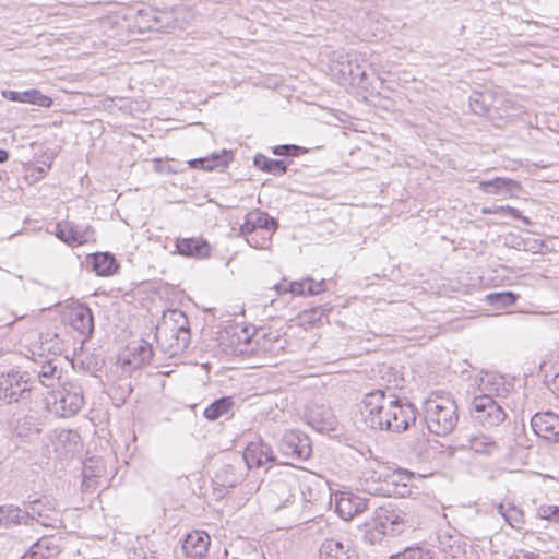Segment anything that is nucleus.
<instances>
[{
	"label": "nucleus",
	"instance_id": "6e6552de",
	"mask_svg": "<svg viewBox=\"0 0 559 559\" xmlns=\"http://www.w3.org/2000/svg\"><path fill=\"white\" fill-rule=\"evenodd\" d=\"M23 506H26L31 525L37 523L45 527L56 528L62 523L60 511L56 508L55 502L47 497L23 502Z\"/></svg>",
	"mask_w": 559,
	"mask_h": 559
},
{
	"label": "nucleus",
	"instance_id": "2f4dec72",
	"mask_svg": "<svg viewBox=\"0 0 559 559\" xmlns=\"http://www.w3.org/2000/svg\"><path fill=\"white\" fill-rule=\"evenodd\" d=\"M350 60L353 61L352 69L349 72V83L356 84L358 86L366 87L368 85V66L364 60L360 63V58L357 55H350Z\"/></svg>",
	"mask_w": 559,
	"mask_h": 559
},
{
	"label": "nucleus",
	"instance_id": "dca6fc26",
	"mask_svg": "<svg viewBox=\"0 0 559 559\" xmlns=\"http://www.w3.org/2000/svg\"><path fill=\"white\" fill-rule=\"evenodd\" d=\"M243 460L249 468L262 467L274 462L275 456L272 448L263 441L250 442L243 452Z\"/></svg>",
	"mask_w": 559,
	"mask_h": 559
},
{
	"label": "nucleus",
	"instance_id": "6e6d98bb",
	"mask_svg": "<svg viewBox=\"0 0 559 559\" xmlns=\"http://www.w3.org/2000/svg\"><path fill=\"white\" fill-rule=\"evenodd\" d=\"M129 559H158L154 552L147 551L144 548L134 549Z\"/></svg>",
	"mask_w": 559,
	"mask_h": 559
},
{
	"label": "nucleus",
	"instance_id": "412c9836",
	"mask_svg": "<svg viewBox=\"0 0 559 559\" xmlns=\"http://www.w3.org/2000/svg\"><path fill=\"white\" fill-rule=\"evenodd\" d=\"M382 467H386V465L372 462L361 472L360 485L365 491L378 496H382V492L385 491L383 489V476L379 474Z\"/></svg>",
	"mask_w": 559,
	"mask_h": 559
},
{
	"label": "nucleus",
	"instance_id": "a18cd8bd",
	"mask_svg": "<svg viewBox=\"0 0 559 559\" xmlns=\"http://www.w3.org/2000/svg\"><path fill=\"white\" fill-rule=\"evenodd\" d=\"M330 310H331V307L329 305H322V306L313 307L310 310L305 311L300 316V320L302 321V323L313 324L317 321L321 320V318L323 316L329 313Z\"/></svg>",
	"mask_w": 559,
	"mask_h": 559
},
{
	"label": "nucleus",
	"instance_id": "c85d7f7f",
	"mask_svg": "<svg viewBox=\"0 0 559 559\" xmlns=\"http://www.w3.org/2000/svg\"><path fill=\"white\" fill-rule=\"evenodd\" d=\"M478 389L481 394H489L492 396H504L508 392V389L504 386L503 377L486 372L479 378Z\"/></svg>",
	"mask_w": 559,
	"mask_h": 559
},
{
	"label": "nucleus",
	"instance_id": "cd10ccee",
	"mask_svg": "<svg viewBox=\"0 0 559 559\" xmlns=\"http://www.w3.org/2000/svg\"><path fill=\"white\" fill-rule=\"evenodd\" d=\"M230 160V152L223 150L221 153H213L206 157L194 158L189 160L188 163L191 168L213 170L217 167H226Z\"/></svg>",
	"mask_w": 559,
	"mask_h": 559
},
{
	"label": "nucleus",
	"instance_id": "4468645a",
	"mask_svg": "<svg viewBox=\"0 0 559 559\" xmlns=\"http://www.w3.org/2000/svg\"><path fill=\"white\" fill-rule=\"evenodd\" d=\"M275 288L278 294L289 292L296 296H314L325 292L326 284L324 280L316 282L311 277H306L300 281L277 284Z\"/></svg>",
	"mask_w": 559,
	"mask_h": 559
},
{
	"label": "nucleus",
	"instance_id": "5fc2aeb1",
	"mask_svg": "<svg viewBox=\"0 0 559 559\" xmlns=\"http://www.w3.org/2000/svg\"><path fill=\"white\" fill-rule=\"evenodd\" d=\"M154 168L157 173H162V174L177 173V170L170 164L164 163L162 159L154 160Z\"/></svg>",
	"mask_w": 559,
	"mask_h": 559
},
{
	"label": "nucleus",
	"instance_id": "aec40b11",
	"mask_svg": "<svg viewBox=\"0 0 559 559\" xmlns=\"http://www.w3.org/2000/svg\"><path fill=\"white\" fill-rule=\"evenodd\" d=\"M269 487L270 491L276 497L278 501L277 508H282L285 507L286 503L290 501V498L295 496V492L298 489V483L294 476L287 475L271 481ZM299 491L302 493L304 498L307 499L305 491L300 488Z\"/></svg>",
	"mask_w": 559,
	"mask_h": 559
},
{
	"label": "nucleus",
	"instance_id": "a19ab883",
	"mask_svg": "<svg viewBox=\"0 0 559 559\" xmlns=\"http://www.w3.org/2000/svg\"><path fill=\"white\" fill-rule=\"evenodd\" d=\"M519 295H516L513 292H500V293H492L487 296V300L490 305L497 306V307H508L518 300Z\"/></svg>",
	"mask_w": 559,
	"mask_h": 559
},
{
	"label": "nucleus",
	"instance_id": "f03ea898",
	"mask_svg": "<svg viewBox=\"0 0 559 559\" xmlns=\"http://www.w3.org/2000/svg\"><path fill=\"white\" fill-rule=\"evenodd\" d=\"M423 409L427 428L433 435L447 436L459 423L457 404L448 392H432L425 400Z\"/></svg>",
	"mask_w": 559,
	"mask_h": 559
},
{
	"label": "nucleus",
	"instance_id": "9b49d317",
	"mask_svg": "<svg viewBox=\"0 0 559 559\" xmlns=\"http://www.w3.org/2000/svg\"><path fill=\"white\" fill-rule=\"evenodd\" d=\"M531 427L538 438L549 443H559L558 414L551 411L536 413L531 418Z\"/></svg>",
	"mask_w": 559,
	"mask_h": 559
},
{
	"label": "nucleus",
	"instance_id": "0eeeda50",
	"mask_svg": "<svg viewBox=\"0 0 559 559\" xmlns=\"http://www.w3.org/2000/svg\"><path fill=\"white\" fill-rule=\"evenodd\" d=\"M469 412L473 421L485 429L497 427L507 418L503 407L489 394L475 396Z\"/></svg>",
	"mask_w": 559,
	"mask_h": 559
},
{
	"label": "nucleus",
	"instance_id": "6ab92c4d",
	"mask_svg": "<svg viewBox=\"0 0 559 559\" xmlns=\"http://www.w3.org/2000/svg\"><path fill=\"white\" fill-rule=\"evenodd\" d=\"M127 353L124 364L130 366L131 369H138L150 364L154 355L152 345L144 340L130 343L127 346Z\"/></svg>",
	"mask_w": 559,
	"mask_h": 559
},
{
	"label": "nucleus",
	"instance_id": "58836bf2",
	"mask_svg": "<svg viewBox=\"0 0 559 559\" xmlns=\"http://www.w3.org/2000/svg\"><path fill=\"white\" fill-rule=\"evenodd\" d=\"M249 213L258 230L274 233L277 229L278 224L276 219L270 216L267 213L259 210Z\"/></svg>",
	"mask_w": 559,
	"mask_h": 559
},
{
	"label": "nucleus",
	"instance_id": "393cba45",
	"mask_svg": "<svg viewBox=\"0 0 559 559\" xmlns=\"http://www.w3.org/2000/svg\"><path fill=\"white\" fill-rule=\"evenodd\" d=\"M2 96L11 102L34 104L46 108L50 107L52 104V99L50 97L35 88L24 92L4 90L2 91Z\"/></svg>",
	"mask_w": 559,
	"mask_h": 559
},
{
	"label": "nucleus",
	"instance_id": "e2e57ef3",
	"mask_svg": "<svg viewBox=\"0 0 559 559\" xmlns=\"http://www.w3.org/2000/svg\"><path fill=\"white\" fill-rule=\"evenodd\" d=\"M309 495H310V497L307 499V500H308V502H312V501H316V500H317V498H316V497H313V495H312V492H311L310 490H309Z\"/></svg>",
	"mask_w": 559,
	"mask_h": 559
},
{
	"label": "nucleus",
	"instance_id": "bb28decb",
	"mask_svg": "<svg viewBox=\"0 0 559 559\" xmlns=\"http://www.w3.org/2000/svg\"><path fill=\"white\" fill-rule=\"evenodd\" d=\"M61 374L62 369L50 360L43 364L39 369H34L32 372L36 383L38 382L46 388H55L56 381L60 382Z\"/></svg>",
	"mask_w": 559,
	"mask_h": 559
},
{
	"label": "nucleus",
	"instance_id": "4d7b16f0",
	"mask_svg": "<svg viewBox=\"0 0 559 559\" xmlns=\"http://www.w3.org/2000/svg\"><path fill=\"white\" fill-rule=\"evenodd\" d=\"M50 169V164H43L41 166L35 167L32 170V176H34L36 179H39L44 177L48 170Z\"/></svg>",
	"mask_w": 559,
	"mask_h": 559
},
{
	"label": "nucleus",
	"instance_id": "7ed1b4c3",
	"mask_svg": "<svg viewBox=\"0 0 559 559\" xmlns=\"http://www.w3.org/2000/svg\"><path fill=\"white\" fill-rule=\"evenodd\" d=\"M190 336L189 320L179 309L166 311L156 326L157 342L170 356L183 353L190 344Z\"/></svg>",
	"mask_w": 559,
	"mask_h": 559
},
{
	"label": "nucleus",
	"instance_id": "b1692460",
	"mask_svg": "<svg viewBox=\"0 0 559 559\" xmlns=\"http://www.w3.org/2000/svg\"><path fill=\"white\" fill-rule=\"evenodd\" d=\"M155 24H153V32L170 33L176 28L182 27V22L179 15L182 9L176 8L170 11L155 9Z\"/></svg>",
	"mask_w": 559,
	"mask_h": 559
},
{
	"label": "nucleus",
	"instance_id": "e433bc0d",
	"mask_svg": "<svg viewBox=\"0 0 559 559\" xmlns=\"http://www.w3.org/2000/svg\"><path fill=\"white\" fill-rule=\"evenodd\" d=\"M155 9L145 8L138 11L134 17L133 27L139 33L153 32V24H155Z\"/></svg>",
	"mask_w": 559,
	"mask_h": 559
},
{
	"label": "nucleus",
	"instance_id": "f3484780",
	"mask_svg": "<svg viewBox=\"0 0 559 559\" xmlns=\"http://www.w3.org/2000/svg\"><path fill=\"white\" fill-rule=\"evenodd\" d=\"M479 189L484 193L501 195L504 199L518 197L521 185L509 178L496 177L492 180L479 182Z\"/></svg>",
	"mask_w": 559,
	"mask_h": 559
},
{
	"label": "nucleus",
	"instance_id": "052dcab7",
	"mask_svg": "<svg viewBox=\"0 0 559 559\" xmlns=\"http://www.w3.org/2000/svg\"><path fill=\"white\" fill-rule=\"evenodd\" d=\"M9 158V153L4 150H0V164L7 162Z\"/></svg>",
	"mask_w": 559,
	"mask_h": 559
},
{
	"label": "nucleus",
	"instance_id": "c9c22d12",
	"mask_svg": "<svg viewBox=\"0 0 559 559\" xmlns=\"http://www.w3.org/2000/svg\"><path fill=\"white\" fill-rule=\"evenodd\" d=\"M492 96L490 92H473L469 96V107L478 116H484L489 111Z\"/></svg>",
	"mask_w": 559,
	"mask_h": 559
},
{
	"label": "nucleus",
	"instance_id": "bf43d9fd",
	"mask_svg": "<svg viewBox=\"0 0 559 559\" xmlns=\"http://www.w3.org/2000/svg\"><path fill=\"white\" fill-rule=\"evenodd\" d=\"M28 423L25 421L22 426H19L16 428V433L20 438H28V441H31L32 437L31 436H27V435H24L23 430L25 428V425H27Z\"/></svg>",
	"mask_w": 559,
	"mask_h": 559
},
{
	"label": "nucleus",
	"instance_id": "4be33fe9",
	"mask_svg": "<svg viewBox=\"0 0 559 559\" xmlns=\"http://www.w3.org/2000/svg\"><path fill=\"white\" fill-rule=\"evenodd\" d=\"M210 545V536L201 531H195L187 535L182 544L183 554L191 559H202Z\"/></svg>",
	"mask_w": 559,
	"mask_h": 559
},
{
	"label": "nucleus",
	"instance_id": "473e14b6",
	"mask_svg": "<svg viewBox=\"0 0 559 559\" xmlns=\"http://www.w3.org/2000/svg\"><path fill=\"white\" fill-rule=\"evenodd\" d=\"M468 447L472 451L486 455H490L497 452L499 449L497 442L490 436L486 435H476L469 437Z\"/></svg>",
	"mask_w": 559,
	"mask_h": 559
},
{
	"label": "nucleus",
	"instance_id": "5701e85b",
	"mask_svg": "<svg viewBox=\"0 0 559 559\" xmlns=\"http://www.w3.org/2000/svg\"><path fill=\"white\" fill-rule=\"evenodd\" d=\"M320 559H358V555L349 545L336 538H326L320 547Z\"/></svg>",
	"mask_w": 559,
	"mask_h": 559
},
{
	"label": "nucleus",
	"instance_id": "20e7f679",
	"mask_svg": "<svg viewBox=\"0 0 559 559\" xmlns=\"http://www.w3.org/2000/svg\"><path fill=\"white\" fill-rule=\"evenodd\" d=\"M84 404V391L78 381L60 382L58 390L46 397L47 411L61 418L76 415Z\"/></svg>",
	"mask_w": 559,
	"mask_h": 559
},
{
	"label": "nucleus",
	"instance_id": "79ce46f5",
	"mask_svg": "<svg viewBox=\"0 0 559 559\" xmlns=\"http://www.w3.org/2000/svg\"><path fill=\"white\" fill-rule=\"evenodd\" d=\"M73 236V246H81L94 241L95 233L90 225L81 226L74 224Z\"/></svg>",
	"mask_w": 559,
	"mask_h": 559
},
{
	"label": "nucleus",
	"instance_id": "49530a36",
	"mask_svg": "<svg viewBox=\"0 0 559 559\" xmlns=\"http://www.w3.org/2000/svg\"><path fill=\"white\" fill-rule=\"evenodd\" d=\"M383 515H380L381 518V524L385 528L388 523L392 526V531H399L395 526H399L403 523V518L397 514L394 510H388L382 508Z\"/></svg>",
	"mask_w": 559,
	"mask_h": 559
},
{
	"label": "nucleus",
	"instance_id": "8fccbe9b",
	"mask_svg": "<svg viewBox=\"0 0 559 559\" xmlns=\"http://www.w3.org/2000/svg\"><path fill=\"white\" fill-rule=\"evenodd\" d=\"M273 154L278 156H297L301 151L300 146L297 145H277L273 147Z\"/></svg>",
	"mask_w": 559,
	"mask_h": 559
},
{
	"label": "nucleus",
	"instance_id": "72a5a7b5",
	"mask_svg": "<svg viewBox=\"0 0 559 559\" xmlns=\"http://www.w3.org/2000/svg\"><path fill=\"white\" fill-rule=\"evenodd\" d=\"M253 164L257 168L275 175H284L287 170V165L280 159H271L262 154H258L254 156Z\"/></svg>",
	"mask_w": 559,
	"mask_h": 559
},
{
	"label": "nucleus",
	"instance_id": "680f3d73",
	"mask_svg": "<svg viewBox=\"0 0 559 559\" xmlns=\"http://www.w3.org/2000/svg\"><path fill=\"white\" fill-rule=\"evenodd\" d=\"M483 213L485 214H498V211L497 209L496 210H491V209H483Z\"/></svg>",
	"mask_w": 559,
	"mask_h": 559
},
{
	"label": "nucleus",
	"instance_id": "c03bdc74",
	"mask_svg": "<svg viewBox=\"0 0 559 559\" xmlns=\"http://www.w3.org/2000/svg\"><path fill=\"white\" fill-rule=\"evenodd\" d=\"M73 226L74 224L69 221L59 222L56 225L55 235L58 239L69 246H73Z\"/></svg>",
	"mask_w": 559,
	"mask_h": 559
},
{
	"label": "nucleus",
	"instance_id": "f704fd0d",
	"mask_svg": "<svg viewBox=\"0 0 559 559\" xmlns=\"http://www.w3.org/2000/svg\"><path fill=\"white\" fill-rule=\"evenodd\" d=\"M234 405L231 397L224 396L211 403L203 412V415L209 420H216L223 415L227 414Z\"/></svg>",
	"mask_w": 559,
	"mask_h": 559
},
{
	"label": "nucleus",
	"instance_id": "2eb2a0df",
	"mask_svg": "<svg viewBox=\"0 0 559 559\" xmlns=\"http://www.w3.org/2000/svg\"><path fill=\"white\" fill-rule=\"evenodd\" d=\"M66 320L83 336H90L94 330L93 313L87 306L78 305L69 309L66 313Z\"/></svg>",
	"mask_w": 559,
	"mask_h": 559
},
{
	"label": "nucleus",
	"instance_id": "9d476101",
	"mask_svg": "<svg viewBox=\"0 0 559 559\" xmlns=\"http://www.w3.org/2000/svg\"><path fill=\"white\" fill-rule=\"evenodd\" d=\"M278 449L285 457L298 461H305L311 454V445L308 436L296 430L284 433L280 441Z\"/></svg>",
	"mask_w": 559,
	"mask_h": 559
},
{
	"label": "nucleus",
	"instance_id": "ea45409f",
	"mask_svg": "<svg viewBox=\"0 0 559 559\" xmlns=\"http://www.w3.org/2000/svg\"><path fill=\"white\" fill-rule=\"evenodd\" d=\"M389 559H433V554L430 549L425 547L412 546L401 552L392 555Z\"/></svg>",
	"mask_w": 559,
	"mask_h": 559
},
{
	"label": "nucleus",
	"instance_id": "7c9ffc66",
	"mask_svg": "<svg viewBox=\"0 0 559 559\" xmlns=\"http://www.w3.org/2000/svg\"><path fill=\"white\" fill-rule=\"evenodd\" d=\"M93 270L99 276H110L118 270V263L110 252H97L92 254Z\"/></svg>",
	"mask_w": 559,
	"mask_h": 559
},
{
	"label": "nucleus",
	"instance_id": "3c124183",
	"mask_svg": "<svg viewBox=\"0 0 559 559\" xmlns=\"http://www.w3.org/2000/svg\"><path fill=\"white\" fill-rule=\"evenodd\" d=\"M246 240L250 247L255 248V249H266L271 242L270 237L269 238H266V237L260 238L258 235V231L254 235L247 237Z\"/></svg>",
	"mask_w": 559,
	"mask_h": 559
},
{
	"label": "nucleus",
	"instance_id": "09e8293b",
	"mask_svg": "<svg viewBox=\"0 0 559 559\" xmlns=\"http://www.w3.org/2000/svg\"><path fill=\"white\" fill-rule=\"evenodd\" d=\"M497 211L500 214L509 215V216H511V217H513L515 219H520L525 225H528V226L532 225V221L528 217L522 215L521 212L519 210L514 209V207H511V206H508V205L507 206H499V207H497Z\"/></svg>",
	"mask_w": 559,
	"mask_h": 559
},
{
	"label": "nucleus",
	"instance_id": "c756f323",
	"mask_svg": "<svg viewBox=\"0 0 559 559\" xmlns=\"http://www.w3.org/2000/svg\"><path fill=\"white\" fill-rule=\"evenodd\" d=\"M1 508L4 520V528H9L15 525L31 526V520L28 519L26 506L20 508L14 504H4L1 506Z\"/></svg>",
	"mask_w": 559,
	"mask_h": 559
},
{
	"label": "nucleus",
	"instance_id": "13d9d810",
	"mask_svg": "<svg viewBox=\"0 0 559 559\" xmlns=\"http://www.w3.org/2000/svg\"><path fill=\"white\" fill-rule=\"evenodd\" d=\"M83 476H84L85 479H87V478H91V477H96V476H98V474L91 466H85L84 469H83Z\"/></svg>",
	"mask_w": 559,
	"mask_h": 559
},
{
	"label": "nucleus",
	"instance_id": "0e129e2a",
	"mask_svg": "<svg viewBox=\"0 0 559 559\" xmlns=\"http://www.w3.org/2000/svg\"><path fill=\"white\" fill-rule=\"evenodd\" d=\"M40 428H35L33 435L39 436L40 435Z\"/></svg>",
	"mask_w": 559,
	"mask_h": 559
},
{
	"label": "nucleus",
	"instance_id": "864d4df0",
	"mask_svg": "<svg viewBox=\"0 0 559 559\" xmlns=\"http://www.w3.org/2000/svg\"><path fill=\"white\" fill-rule=\"evenodd\" d=\"M508 559H539V555L533 551L520 549L510 554Z\"/></svg>",
	"mask_w": 559,
	"mask_h": 559
},
{
	"label": "nucleus",
	"instance_id": "4c0bfd02",
	"mask_svg": "<svg viewBox=\"0 0 559 559\" xmlns=\"http://www.w3.org/2000/svg\"><path fill=\"white\" fill-rule=\"evenodd\" d=\"M498 511L511 527L515 530L522 528V525L524 524V513L520 508L515 506L504 508V506L500 503L498 506Z\"/></svg>",
	"mask_w": 559,
	"mask_h": 559
},
{
	"label": "nucleus",
	"instance_id": "37998d69",
	"mask_svg": "<svg viewBox=\"0 0 559 559\" xmlns=\"http://www.w3.org/2000/svg\"><path fill=\"white\" fill-rule=\"evenodd\" d=\"M353 61L350 60V55H340L338 60L333 62V66L331 67L332 71L336 72V74L340 76V79L344 81L349 82V72L348 70L352 69Z\"/></svg>",
	"mask_w": 559,
	"mask_h": 559
},
{
	"label": "nucleus",
	"instance_id": "39448f33",
	"mask_svg": "<svg viewBox=\"0 0 559 559\" xmlns=\"http://www.w3.org/2000/svg\"><path fill=\"white\" fill-rule=\"evenodd\" d=\"M234 336L237 337L234 352L241 355L275 356L284 348L283 341L274 332L261 330L251 335L249 328H241L239 333L234 332Z\"/></svg>",
	"mask_w": 559,
	"mask_h": 559
},
{
	"label": "nucleus",
	"instance_id": "ddd939ff",
	"mask_svg": "<svg viewBox=\"0 0 559 559\" xmlns=\"http://www.w3.org/2000/svg\"><path fill=\"white\" fill-rule=\"evenodd\" d=\"M176 251L183 257L194 259H207L211 255V245L202 237L177 238Z\"/></svg>",
	"mask_w": 559,
	"mask_h": 559
},
{
	"label": "nucleus",
	"instance_id": "de8ad7c7",
	"mask_svg": "<svg viewBox=\"0 0 559 559\" xmlns=\"http://www.w3.org/2000/svg\"><path fill=\"white\" fill-rule=\"evenodd\" d=\"M537 514L540 519L550 520L559 523V507L543 504L538 508Z\"/></svg>",
	"mask_w": 559,
	"mask_h": 559
},
{
	"label": "nucleus",
	"instance_id": "a211bd4d",
	"mask_svg": "<svg viewBox=\"0 0 559 559\" xmlns=\"http://www.w3.org/2000/svg\"><path fill=\"white\" fill-rule=\"evenodd\" d=\"M79 440V433L70 429H56L50 435V442L53 447V451L60 457H67L69 454L74 453L76 451Z\"/></svg>",
	"mask_w": 559,
	"mask_h": 559
},
{
	"label": "nucleus",
	"instance_id": "f257e3e1",
	"mask_svg": "<svg viewBox=\"0 0 559 559\" xmlns=\"http://www.w3.org/2000/svg\"><path fill=\"white\" fill-rule=\"evenodd\" d=\"M360 414L367 427L374 430L403 432L416 421L411 403H404L393 394L376 390L365 395Z\"/></svg>",
	"mask_w": 559,
	"mask_h": 559
},
{
	"label": "nucleus",
	"instance_id": "f8f14e48",
	"mask_svg": "<svg viewBox=\"0 0 559 559\" xmlns=\"http://www.w3.org/2000/svg\"><path fill=\"white\" fill-rule=\"evenodd\" d=\"M370 499L354 495L352 492H342L335 502L336 512L344 520H350L355 515L367 510Z\"/></svg>",
	"mask_w": 559,
	"mask_h": 559
},
{
	"label": "nucleus",
	"instance_id": "69168bd1",
	"mask_svg": "<svg viewBox=\"0 0 559 559\" xmlns=\"http://www.w3.org/2000/svg\"><path fill=\"white\" fill-rule=\"evenodd\" d=\"M13 322L12 321H9V322H5V325H11Z\"/></svg>",
	"mask_w": 559,
	"mask_h": 559
},
{
	"label": "nucleus",
	"instance_id": "1a4fd4ad",
	"mask_svg": "<svg viewBox=\"0 0 559 559\" xmlns=\"http://www.w3.org/2000/svg\"><path fill=\"white\" fill-rule=\"evenodd\" d=\"M383 476V489L382 496L388 497H406L411 493L409 483L413 478V473L402 468H392L386 465L382 467L379 473Z\"/></svg>",
	"mask_w": 559,
	"mask_h": 559
},
{
	"label": "nucleus",
	"instance_id": "a878e982",
	"mask_svg": "<svg viewBox=\"0 0 559 559\" xmlns=\"http://www.w3.org/2000/svg\"><path fill=\"white\" fill-rule=\"evenodd\" d=\"M59 551V545L53 537H41L21 559H49Z\"/></svg>",
	"mask_w": 559,
	"mask_h": 559
},
{
	"label": "nucleus",
	"instance_id": "603ef678",
	"mask_svg": "<svg viewBox=\"0 0 559 559\" xmlns=\"http://www.w3.org/2000/svg\"><path fill=\"white\" fill-rule=\"evenodd\" d=\"M257 231L258 229L253 224V219L251 218L250 213H248L245 217V222L240 226V234L247 238L254 235Z\"/></svg>",
	"mask_w": 559,
	"mask_h": 559
},
{
	"label": "nucleus",
	"instance_id": "423d86ee",
	"mask_svg": "<svg viewBox=\"0 0 559 559\" xmlns=\"http://www.w3.org/2000/svg\"><path fill=\"white\" fill-rule=\"evenodd\" d=\"M36 380L28 371L12 370L0 376V400L11 403L28 404L36 390Z\"/></svg>",
	"mask_w": 559,
	"mask_h": 559
}]
</instances>
